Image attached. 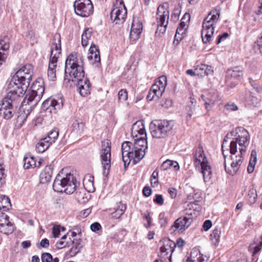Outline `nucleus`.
<instances>
[{"instance_id":"obj_53","label":"nucleus","mask_w":262,"mask_h":262,"mask_svg":"<svg viewBox=\"0 0 262 262\" xmlns=\"http://www.w3.org/2000/svg\"><path fill=\"white\" fill-rule=\"evenodd\" d=\"M188 115L190 118H191L192 115H199V113L197 112V110L199 108V106H197L196 105H194L193 106H188Z\"/></svg>"},{"instance_id":"obj_5","label":"nucleus","mask_w":262,"mask_h":262,"mask_svg":"<svg viewBox=\"0 0 262 262\" xmlns=\"http://www.w3.org/2000/svg\"><path fill=\"white\" fill-rule=\"evenodd\" d=\"M77 181L73 174H68L65 177L58 174L54 180L53 189L57 192H64L71 194L75 190Z\"/></svg>"},{"instance_id":"obj_29","label":"nucleus","mask_w":262,"mask_h":262,"mask_svg":"<svg viewBox=\"0 0 262 262\" xmlns=\"http://www.w3.org/2000/svg\"><path fill=\"white\" fill-rule=\"evenodd\" d=\"M85 123L81 119L77 118L73 122L72 131L77 135H81L83 130Z\"/></svg>"},{"instance_id":"obj_59","label":"nucleus","mask_w":262,"mask_h":262,"mask_svg":"<svg viewBox=\"0 0 262 262\" xmlns=\"http://www.w3.org/2000/svg\"><path fill=\"white\" fill-rule=\"evenodd\" d=\"M49 246V241L47 238H44L42 239L40 243L37 244V247L39 249H41V248H48Z\"/></svg>"},{"instance_id":"obj_27","label":"nucleus","mask_w":262,"mask_h":262,"mask_svg":"<svg viewBox=\"0 0 262 262\" xmlns=\"http://www.w3.org/2000/svg\"><path fill=\"white\" fill-rule=\"evenodd\" d=\"M31 111L28 107H23L21 106L16 119V123L18 126L20 127L23 125Z\"/></svg>"},{"instance_id":"obj_41","label":"nucleus","mask_w":262,"mask_h":262,"mask_svg":"<svg viewBox=\"0 0 262 262\" xmlns=\"http://www.w3.org/2000/svg\"><path fill=\"white\" fill-rule=\"evenodd\" d=\"M92 30L91 29H86L84 33L81 35V44L83 47H85L88 45L89 39H90L92 36Z\"/></svg>"},{"instance_id":"obj_39","label":"nucleus","mask_w":262,"mask_h":262,"mask_svg":"<svg viewBox=\"0 0 262 262\" xmlns=\"http://www.w3.org/2000/svg\"><path fill=\"white\" fill-rule=\"evenodd\" d=\"M126 209V205L120 202L115 211L112 213V216L116 219H119L124 213Z\"/></svg>"},{"instance_id":"obj_6","label":"nucleus","mask_w":262,"mask_h":262,"mask_svg":"<svg viewBox=\"0 0 262 262\" xmlns=\"http://www.w3.org/2000/svg\"><path fill=\"white\" fill-rule=\"evenodd\" d=\"M174 122L172 121L155 120L150 124V130L153 138H164L171 134Z\"/></svg>"},{"instance_id":"obj_63","label":"nucleus","mask_w":262,"mask_h":262,"mask_svg":"<svg viewBox=\"0 0 262 262\" xmlns=\"http://www.w3.org/2000/svg\"><path fill=\"white\" fill-rule=\"evenodd\" d=\"M60 229L59 226H55L52 228V234L54 237H58L60 234Z\"/></svg>"},{"instance_id":"obj_45","label":"nucleus","mask_w":262,"mask_h":262,"mask_svg":"<svg viewBox=\"0 0 262 262\" xmlns=\"http://www.w3.org/2000/svg\"><path fill=\"white\" fill-rule=\"evenodd\" d=\"M59 134L58 130L57 128H54L50 132L48 136L45 138L50 141V143L54 142L55 140L57 138Z\"/></svg>"},{"instance_id":"obj_33","label":"nucleus","mask_w":262,"mask_h":262,"mask_svg":"<svg viewBox=\"0 0 262 262\" xmlns=\"http://www.w3.org/2000/svg\"><path fill=\"white\" fill-rule=\"evenodd\" d=\"M51 144L46 138L41 139L36 145V150L38 153H42L47 150Z\"/></svg>"},{"instance_id":"obj_35","label":"nucleus","mask_w":262,"mask_h":262,"mask_svg":"<svg viewBox=\"0 0 262 262\" xmlns=\"http://www.w3.org/2000/svg\"><path fill=\"white\" fill-rule=\"evenodd\" d=\"M171 167H173L174 169L176 170H178L180 168L179 164L177 162L167 160L162 164L161 169L162 170H166Z\"/></svg>"},{"instance_id":"obj_32","label":"nucleus","mask_w":262,"mask_h":262,"mask_svg":"<svg viewBox=\"0 0 262 262\" xmlns=\"http://www.w3.org/2000/svg\"><path fill=\"white\" fill-rule=\"evenodd\" d=\"M219 17L220 12L217 10H212L204 19L203 23H208V24L213 26V24L217 21Z\"/></svg>"},{"instance_id":"obj_11","label":"nucleus","mask_w":262,"mask_h":262,"mask_svg":"<svg viewBox=\"0 0 262 262\" xmlns=\"http://www.w3.org/2000/svg\"><path fill=\"white\" fill-rule=\"evenodd\" d=\"M73 6L76 14L82 17H87L93 12L91 0H76Z\"/></svg>"},{"instance_id":"obj_42","label":"nucleus","mask_w":262,"mask_h":262,"mask_svg":"<svg viewBox=\"0 0 262 262\" xmlns=\"http://www.w3.org/2000/svg\"><path fill=\"white\" fill-rule=\"evenodd\" d=\"M24 167L25 169H29L31 167H36V163L33 157H29L24 158Z\"/></svg>"},{"instance_id":"obj_51","label":"nucleus","mask_w":262,"mask_h":262,"mask_svg":"<svg viewBox=\"0 0 262 262\" xmlns=\"http://www.w3.org/2000/svg\"><path fill=\"white\" fill-rule=\"evenodd\" d=\"M158 171L156 169L152 172L151 176V185L152 187L157 186L158 184Z\"/></svg>"},{"instance_id":"obj_21","label":"nucleus","mask_w":262,"mask_h":262,"mask_svg":"<svg viewBox=\"0 0 262 262\" xmlns=\"http://www.w3.org/2000/svg\"><path fill=\"white\" fill-rule=\"evenodd\" d=\"M9 47L7 38L0 39V66L7 58Z\"/></svg>"},{"instance_id":"obj_60","label":"nucleus","mask_w":262,"mask_h":262,"mask_svg":"<svg viewBox=\"0 0 262 262\" xmlns=\"http://www.w3.org/2000/svg\"><path fill=\"white\" fill-rule=\"evenodd\" d=\"M11 106L12 105L8 101L3 99L0 104V111H2V110H6L8 109V108H10Z\"/></svg>"},{"instance_id":"obj_47","label":"nucleus","mask_w":262,"mask_h":262,"mask_svg":"<svg viewBox=\"0 0 262 262\" xmlns=\"http://www.w3.org/2000/svg\"><path fill=\"white\" fill-rule=\"evenodd\" d=\"M142 30V29H137L134 28V27H131L129 36L130 38L133 40L138 39L140 37Z\"/></svg>"},{"instance_id":"obj_14","label":"nucleus","mask_w":262,"mask_h":262,"mask_svg":"<svg viewBox=\"0 0 262 262\" xmlns=\"http://www.w3.org/2000/svg\"><path fill=\"white\" fill-rule=\"evenodd\" d=\"M136 138L133 145V149L135 150L137 154L138 161H140L144 157L145 150L147 149V136L146 137L140 136Z\"/></svg>"},{"instance_id":"obj_62","label":"nucleus","mask_w":262,"mask_h":262,"mask_svg":"<svg viewBox=\"0 0 262 262\" xmlns=\"http://www.w3.org/2000/svg\"><path fill=\"white\" fill-rule=\"evenodd\" d=\"M21 68L24 70V73H26L27 74L29 73L31 77L32 76L33 67L31 64H26L23 66Z\"/></svg>"},{"instance_id":"obj_31","label":"nucleus","mask_w":262,"mask_h":262,"mask_svg":"<svg viewBox=\"0 0 262 262\" xmlns=\"http://www.w3.org/2000/svg\"><path fill=\"white\" fill-rule=\"evenodd\" d=\"M200 166L204 181L205 182H208L211 179L212 175L211 166L209 165L208 162L203 164Z\"/></svg>"},{"instance_id":"obj_9","label":"nucleus","mask_w":262,"mask_h":262,"mask_svg":"<svg viewBox=\"0 0 262 262\" xmlns=\"http://www.w3.org/2000/svg\"><path fill=\"white\" fill-rule=\"evenodd\" d=\"M169 16V12L167 4L160 5L157 12V31H159L161 33H164L165 32L168 25Z\"/></svg>"},{"instance_id":"obj_12","label":"nucleus","mask_w":262,"mask_h":262,"mask_svg":"<svg viewBox=\"0 0 262 262\" xmlns=\"http://www.w3.org/2000/svg\"><path fill=\"white\" fill-rule=\"evenodd\" d=\"M32 79L29 73L27 74L24 73V70L20 68L13 76L10 85L13 84L15 86H20L23 89L27 90L30 85V81Z\"/></svg>"},{"instance_id":"obj_28","label":"nucleus","mask_w":262,"mask_h":262,"mask_svg":"<svg viewBox=\"0 0 262 262\" xmlns=\"http://www.w3.org/2000/svg\"><path fill=\"white\" fill-rule=\"evenodd\" d=\"M196 75L201 77L212 74L213 70L211 66L202 64L195 68Z\"/></svg>"},{"instance_id":"obj_19","label":"nucleus","mask_w":262,"mask_h":262,"mask_svg":"<svg viewBox=\"0 0 262 262\" xmlns=\"http://www.w3.org/2000/svg\"><path fill=\"white\" fill-rule=\"evenodd\" d=\"M203 29L202 30V38L203 43H207L209 42L212 35L214 31V27L208 23H203Z\"/></svg>"},{"instance_id":"obj_52","label":"nucleus","mask_w":262,"mask_h":262,"mask_svg":"<svg viewBox=\"0 0 262 262\" xmlns=\"http://www.w3.org/2000/svg\"><path fill=\"white\" fill-rule=\"evenodd\" d=\"M262 46V37H260L255 42L253 46V49L256 53H261V47Z\"/></svg>"},{"instance_id":"obj_38","label":"nucleus","mask_w":262,"mask_h":262,"mask_svg":"<svg viewBox=\"0 0 262 262\" xmlns=\"http://www.w3.org/2000/svg\"><path fill=\"white\" fill-rule=\"evenodd\" d=\"M14 106H11L10 108L6 110H2L0 111V116L5 119H9L12 118L15 113Z\"/></svg>"},{"instance_id":"obj_49","label":"nucleus","mask_w":262,"mask_h":262,"mask_svg":"<svg viewBox=\"0 0 262 262\" xmlns=\"http://www.w3.org/2000/svg\"><path fill=\"white\" fill-rule=\"evenodd\" d=\"M186 29L178 26L174 37L175 39L177 40H179V39L181 40L183 37V35L186 33Z\"/></svg>"},{"instance_id":"obj_64","label":"nucleus","mask_w":262,"mask_h":262,"mask_svg":"<svg viewBox=\"0 0 262 262\" xmlns=\"http://www.w3.org/2000/svg\"><path fill=\"white\" fill-rule=\"evenodd\" d=\"M212 225V222L210 220H208L205 221L203 225V229L205 231H208L211 227Z\"/></svg>"},{"instance_id":"obj_2","label":"nucleus","mask_w":262,"mask_h":262,"mask_svg":"<svg viewBox=\"0 0 262 262\" xmlns=\"http://www.w3.org/2000/svg\"><path fill=\"white\" fill-rule=\"evenodd\" d=\"M64 83L67 86H73L71 83L73 79L82 78L84 76L83 57L77 53L70 54L65 62Z\"/></svg>"},{"instance_id":"obj_37","label":"nucleus","mask_w":262,"mask_h":262,"mask_svg":"<svg viewBox=\"0 0 262 262\" xmlns=\"http://www.w3.org/2000/svg\"><path fill=\"white\" fill-rule=\"evenodd\" d=\"M0 226V232L5 234H9L12 233L14 230V226L13 224L11 223L9 221L7 223L3 224L1 223Z\"/></svg>"},{"instance_id":"obj_46","label":"nucleus","mask_w":262,"mask_h":262,"mask_svg":"<svg viewBox=\"0 0 262 262\" xmlns=\"http://www.w3.org/2000/svg\"><path fill=\"white\" fill-rule=\"evenodd\" d=\"M71 83L72 84H77L78 87H80V85H91L89 80L87 78L84 77V76L82 78H77V79H73Z\"/></svg>"},{"instance_id":"obj_57","label":"nucleus","mask_w":262,"mask_h":262,"mask_svg":"<svg viewBox=\"0 0 262 262\" xmlns=\"http://www.w3.org/2000/svg\"><path fill=\"white\" fill-rule=\"evenodd\" d=\"M225 108L228 111H235L238 110V106L233 102H230L225 105Z\"/></svg>"},{"instance_id":"obj_26","label":"nucleus","mask_w":262,"mask_h":262,"mask_svg":"<svg viewBox=\"0 0 262 262\" xmlns=\"http://www.w3.org/2000/svg\"><path fill=\"white\" fill-rule=\"evenodd\" d=\"M243 75V69L241 67H236L227 71L226 79L229 81L232 78L237 79Z\"/></svg>"},{"instance_id":"obj_18","label":"nucleus","mask_w":262,"mask_h":262,"mask_svg":"<svg viewBox=\"0 0 262 262\" xmlns=\"http://www.w3.org/2000/svg\"><path fill=\"white\" fill-rule=\"evenodd\" d=\"M122 157L124 159V155H128L130 158H134L136 161H139L137 154L135 150L133 149V145L130 142L125 141L121 146Z\"/></svg>"},{"instance_id":"obj_17","label":"nucleus","mask_w":262,"mask_h":262,"mask_svg":"<svg viewBox=\"0 0 262 262\" xmlns=\"http://www.w3.org/2000/svg\"><path fill=\"white\" fill-rule=\"evenodd\" d=\"M88 58L90 60H91V63L95 67H98L100 64L99 50L94 44L91 45L89 49Z\"/></svg>"},{"instance_id":"obj_34","label":"nucleus","mask_w":262,"mask_h":262,"mask_svg":"<svg viewBox=\"0 0 262 262\" xmlns=\"http://www.w3.org/2000/svg\"><path fill=\"white\" fill-rule=\"evenodd\" d=\"M43 104L45 107H52L55 110H59L62 106V101L60 100V102L54 99H49L45 100Z\"/></svg>"},{"instance_id":"obj_25","label":"nucleus","mask_w":262,"mask_h":262,"mask_svg":"<svg viewBox=\"0 0 262 262\" xmlns=\"http://www.w3.org/2000/svg\"><path fill=\"white\" fill-rule=\"evenodd\" d=\"M73 246L70 250L67 252L66 255L69 257H73L80 252L82 247V239L80 238H74L72 241Z\"/></svg>"},{"instance_id":"obj_56","label":"nucleus","mask_w":262,"mask_h":262,"mask_svg":"<svg viewBox=\"0 0 262 262\" xmlns=\"http://www.w3.org/2000/svg\"><path fill=\"white\" fill-rule=\"evenodd\" d=\"M53 257L49 253H44L41 255L42 262H52Z\"/></svg>"},{"instance_id":"obj_23","label":"nucleus","mask_w":262,"mask_h":262,"mask_svg":"<svg viewBox=\"0 0 262 262\" xmlns=\"http://www.w3.org/2000/svg\"><path fill=\"white\" fill-rule=\"evenodd\" d=\"M194 164L195 167L202 165L203 164L208 163L206 157L205 156L204 150L202 147H199L196 149L194 156Z\"/></svg>"},{"instance_id":"obj_15","label":"nucleus","mask_w":262,"mask_h":262,"mask_svg":"<svg viewBox=\"0 0 262 262\" xmlns=\"http://www.w3.org/2000/svg\"><path fill=\"white\" fill-rule=\"evenodd\" d=\"M26 90L20 86H15V88L13 90L10 91L7 94V95L4 99L8 101L12 106L16 107L20 97L24 94Z\"/></svg>"},{"instance_id":"obj_16","label":"nucleus","mask_w":262,"mask_h":262,"mask_svg":"<svg viewBox=\"0 0 262 262\" xmlns=\"http://www.w3.org/2000/svg\"><path fill=\"white\" fill-rule=\"evenodd\" d=\"M201 97L205 101L206 109L209 111L219 100V94L214 91L209 92L206 96L202 95Z\"/></svg>"},{"instance_id":"obj_22","label":"nucleus","mask_w":262,"mask_h":262,"mask_svg":"<svg viewBox=\"0 0 262 262\" xmlns=\"http://www.w3.org/2000/svg\"><path fill=\"white\" fill-rule=\"evenodd\" d=\"M132 134L135 137H137L138 136H143L144 137H146L145 126L142 121H138L133 125Z\"/></svg>"},{"instance_id":"obj_58","label":"nucleus","mask_w":262,"mask_h":262,"mask_svg":"<svg viewBox=\"0 0 262 262\" xmlns=\"http://www.w3.org/2000/svg\"><path fill=\"white\" fill-rule=\"evenodd\" d=\"M83 186L86 190L89 192H93L95 190L94 182H83Z\"/></svg>"},{"instance_id":"obj_4","label":"nucleus","mask_w":262,"mask_h":262,"mask_svg":"<svg viewBox=\"0 0 262 262\" xmlns=\"http://www.w3.org/2000/svg\"><path fill=\"white\" fill-rule=\"evenodd\" d=\"M45 88L43 83L39 81L33 82L31 90H29L21 102L23 107H28L30 110L38 104L44 93Z\"/></svg>"},{"instance_id":"obj_55","label":"nucleus","mask_w":262,"mask_h":262,"mask_svg":"<svg viewBox=\"0 0 262 262\" xmlns=\"http://www.w3.org/2000/svg\"><path fill=\"white\" fill-rule=\"evenodd\" d=\"M4 171L5 169L2 162L0 161V187L2 186L5 182V174Z\"/></svg>"},{"instance_id":"obj_10","label":"nucleus","mask_w":262,"mask_h":262,"mask_svg":"<svg viewBox=\"0 0 262 262\" xmlns=\"http://www.w3.org/2000/svg\"><path fill=\"white\" fill-rule=\"evenodd\" d=\"M111 142L108 139H104L101 141L100 158L103 169L104 173H106L105 170H107V173L111 167Z\"/></svg>"},{"instance_id":"obj_8","label":"nucleus","mask_w":262,"mask_h":262,"mask_svg":"<svg viewBox=\"0 0 262 262\" xmlns=\"http://www.w3.org/2000/svg\"><path fill=\"white\" fill-rule=\"evenodd\" d=\"M166 85V77L165 76H160L158 80L151 87L147 96L148 100L151 101L160 98L164 92Z\"/></svg>"},{"instance_id":"obj_40","label":"nucleus","mask_w":262,"mask_h":262,"mask_svg":"<svg viewBox=\"0 0 262 262\" xmlns=\"http://www.w3.org/2000/svg\"><path fill=\"white\" fill-rule=\"evenodd\" d=\"M11 206L10 200L9 198L5 195L0 196V210L3 209L6 211Z\"/></svg>"},{"instance_id":"obj_13","label":"nucleus","mask_w":262,"mask_h":262,"mask_svg":"<svg viewBox=\"0 0 262 262\" xmlns=\"http://www.w3.org/2000/svg\"><path fill=\"white\" fill-rule=\"evenodd\" d=\"M190 215L191 213L189 214ZM192 222V217L190 216L180 217L175 221L170 231L174 234L182 233L190 226Z\"/></svg>"},{"instance_id":"obj_44","label":"nucleus","mask_w":262,"mask_h":262,"mask_svg":"<svg viewBox=\"0 0 262 262\" xmlns=\"http://www.w3.org/2000/svg\"><path fill=\"white\" fill-rule=\"evenodd\" d=\"M221 231L220 229L215 228L210 234L211 240L214 245L218 244L220 241Z\"/></svg>"},{"instance_id":"obj_30","label":"nucleus","mask_w":262,"mask_h":262,"mask_svg":"<svg viewBox=\"0 0 262 262\" xmlns=\"http://www.w3.org/2000/svg\"><path fill=\"white\" fill-rule=\"evenodd\" d=\"M257 192L253 186L251 185L248 187L246 192V199L249 203L252 204L256 202L257 199Z\"/></svg>"},{"instance_id":"obj_48","label":"nucleus","mask_w":262,"mask_h":262,"mask_svg":"<svg viewBox=\"0 0 262 262\" xmlns=\"http://www.w3.org/2000/svg\"><path fill=\"white\" fill-rule=\"evenodd\" d=\"M90 87L91 85H80V87H78L80 94L83 97L88 96L90 94Z\"/></svg>"},{"instance_id":"obj_36","label":"nucleus","mask_w":262,"mask_h":262,"mask_svg":"<svg viewBox=\"0 0 262 262\" xmlns=\"http://www.w3.org/2000/svg\"><path fill=\"white\" fill-rule=\"evenodd\" d=\"M256 156L257 154L256 150H252L251 154V157L249 161V163L247 167V171L249 173H251L254 171L257 160Z\"/></svg>"},{"instance_id":"obj_7","label":"nucleus","mask_w":262,"mask_h":262,"mask_svg":"<svg viewBox=\"0 0 262 262\" xmlns=\"http://www.w3.org/2000/svg\"><path fill=\"white\" fill-rule=\"evenodd\" d=\"M127 16V9L123 0H116L110 13V17L113 23L122 24Z\"/></svg>"},{"instance_id":"obj_20","label":"nucleus","mask_w":262,"mask_h":262,"mask_svg":"<svg viewBox=\"0 0 262 262\" xmlns=\"http://www.w3.org/2000/svg\"><path fill=\"white\" fill-rule=\"evenodd\" d=\"M176 248L175 243L170 239L165 240L163 245L161 247L160 253L161 257H164L170 253L169 260H171V254Z\"/></svg>"},{"instance_id":"obj_54","label":"nucleus","mask_w":262,"mask_h":262,"mask_svg":"<svg viewBox=\"0 0 262 262\" xmlns=\"http://www.w3.org/2000/svg\"><path fill=\"white\" fill-rule=\"evenodd\" d=\"M124 159L122 158V160L124 162V167L125 168H126L128 166V165L130 163L132 160H133V163L134 164L137 163L138 162H139V161H136V160H135L134 158H130V157H129V156L128 155H126V154L124 155Z\"/></svg>"},{"instance_id":"obj_43","label":"nucleus","mask_w":262,"mask_h":262,"mask_svg":"<svg viewBox=\"0 0 262 262\" xmlns=\"http://www.w3.org/2000/svg\"><path fill=\"white\" fill-rule=\"evenodd\" d=\"M262 241H259L258 243L254 242L251 244L248 248L249 251L252 253L253 256L255 255L261 249Z\"/></svg>"},{"instance_id":"obj_61","label":"nucleus","mask_w":262,"mask_h":262,"mask_svg":"<svg viewBox=\"0 0 262 262\" xmlns=\"http://www.w3.org/2000/svg\"><path fill=\"white\" fill-rule=\"evenodd\" d=\"M153 201L155 203L159 205H162L164 204V199L162 195L161 194H156Z\"/></svg>"},{"instance_id":"obj_50","label":"nucleus","mask_w":262,"mask_h":262,"mask_svg":"<svg viewBox=\"0 0 262 262\" xmlns=\"http://www.w3.org/2000/svg\"><path fill=\"white\" fill-rule=\"evenodd\" d=\"M118 100L120 102H124L127 99V92L125 90H121L118 94Z\"/></svg>"},{"instance_id":"obj_24","label":"nucleus","mask_w":262,"mask_h":262,"mask_svg":"<svg viewBox=\"0 0 262 262\" xmlns=\"http://www.w3.org/2000/svg\"><path fill=\"white\" fill-rule=\"evenodd\" d=\"M53 167L51 165L46 166L39 176L40 182L42 184L49 183L52 179Z\"/></svg>"},{"instance_id":"obj_1","label":"nucleus","mask_w":262,"mask_h":262,"mask_svg":"<svg viewBox=\"0 0 262 262\" xmlns=\"http://www.w3.org/2000/svg\"><path fill=\"white\" fill-rule=\"evenodd\" d=\"M249 140L248 132L242 127L227 134L224 138L222 148L225 158V169L229 174L234 176L239 169Z\"/></svg>"},{"instance_id":"obj_3","label":"nucleus","mask_w":262,"mask_h":262,"mask_svg":"<svg viewBox=\"0 0 262 262\" xmlns=\"http://www.w3.org/2000/svg\"><path fill=\"white\" fill-rule=\"evenodd\" d=\"M61 51L60 35L59 33H56L54 36L51 47L50 58L48 70V77L50 80L55 81L56 79L55 68Z\"/></svg>"}]
</instances>
